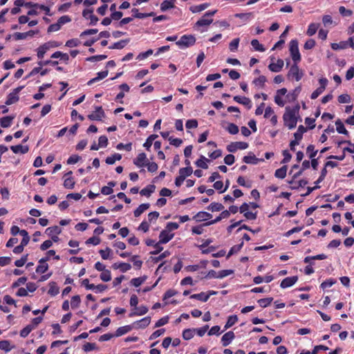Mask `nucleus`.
Listing matches in <instances>:
<instances>
[{
    "label": "nucleus",
    "mask_w": 354,
    "mask_h": 354,
    "mask_svg": "<svg viewBox=\"0 0 354 354\" xmlns=\"http://www.w3.org/2000/svg\"><path fill=\"white\" fill-rule=\"evenodd\" d=\"M299 106L297 104L293 108L290 106L286 107L285 113L283 115L284 125L288 127L289 129H292L296 127L298 118Z\"/></svg>",
    "instance_id": "obj_1"
},
{
    "label": "nucleus",
    "mask_w": 354,
    "mask_h": 354,
    "mask_svg": "<svg viewBox=\"0 0 354 354\" xmlns=\"http://www.w3.org/2000/svg\"><path fill=\"white\" fill-rule=\"evenodd\" d=\"M178 228V224L177 223H169L165 229L161 231L159 235V243L165 244L168 243L174 235V234H170V232Z\"/></svg>",
    "instance_id": "obj_2"
},
{
    "label": "nucleus",
    "mask_w": 354,
    "mask_h": 354,
    "mask_svg": "<svg viewBox=\"0 0 354 354\" xmlns=\"http://www.w3.org/2000/svg\"><path fill=\"white\" fill-rule=\"evenodd\" d=\"M216 10L206 12L203 16L195 23L194 28L198 30L200 27L209 26L213 22V19L212 17L216 13Z\"/></svg>",
    "instance_id": "obj_3"
},
{
    "label": "nucleus",
    "mask_w": 354,
    "mask_h": 354,
    "mask_svg": "<svg viewBox=\"0 0 354 354\" xmlns=\"http://www.w3.org/2000/svg\"><path fill=\"white\" fill-rule=\"evenodd\" d=\"M304 76V72L299 69L298 66V63H294L290 68L287 77L290 80H295L297 82H299L301 80Z\"/></svg>",
    "instance_id": "obj_4"
},
{
    "label": "nucleus",
    "mask_w": 354,
    "mask_h": 354,
    "mask_svg": "<svg viewBox=\"0 0 354 354\" xmlns=\"http://www.w3.org/2000/svg\"><path fill=\"white\" fill-rule=\"evenodd\" d=\"M298 45L297 39H292L289 44V50L294 63H299L301 59Z\"/></svg>",
    "instance_id": "obj_5"
},
{
    "label": "nucleus",
    "mask_w": 354,
    "mask_h": 354,
    "mask_svg": "<svg viewBox=\"0 0 354 354\" xmlns=\"http://www.w3.org/2000/svg\"><path fill=\"white\" fill-rule=\"evenodd\" d=\"M196 43V38L192 35H184L176 41V45L180 48H186L192 46Z\"/></svg>",
    "instance_id": "obj_6"
},
{
    "label": "nucleus",
    "mask_w": 354,
    "mask_h": 354,
    "mask_svg": "<svg viewBox=\"0 0 354 354\" xmlns=\"http://www.w3.org/2000/svg\"><path fill=\"white\" fill-rule=\"evenodd\" d=\"M24 86H18L17 88H15L11 93H10L8 96L6 101V105H11L12 104H15L19 100V93L24 88Z\"/></svg>",
    "instance_id": "obj_7"
},
{
    "label": "nucleus",
    "mask_w": 354,
    "mask_h": 354,
    "mask_svg": "<svg viewBox=\"0 0 354 354\" xmlns=\"http://www.w3.org/2000/svg\"><path fill=\"white\" fill-rule=\"evenodd\" d=\"M248 203H244L240 207V212L244 214V216L248 220H254L257 218V212H253L248 206Z\"/></svg>",
    "instance_id": "obj_8"
},
{
    "label": "nucleus",
    "mask_w": 354,
    "mask_h": 354,
    "mask_svg": "<svg viewBox=\"0 0 354 354\" xmlns=\"http://www.w3.org/2000/svg\"><path fill=\"white\" fill-rule=\"evenodd\" d=\"M248 146V144L245 142H232L227 145L226 149L227 151L234 153L238 149H245Z\"/></svg>",
    "instance_id": "obj_9"
},
{
    "label": "nucleus",
    "mask_w": 354,
    "mask_h": 354,
    "mask_svg": "<svg viewBox=\"0 0 354 354\" xmlns=\"http://www.w3.org/2000/svg\"><path fill=\"white\" fill-rule=\"evenodd\" d=\"M105 117V113L102 106H95V111L88 115L91 120L100 121Z\"/></svg>",
    "instance_id": "obj_10"
},
{
    "label": "nucleus",
    "mask_w": 354,
    "mask_h": 354,
    "mask_svg": "<svg viewBox=\"0 0 354 354\" xmlns=\"http://www.w3.org/2000/svg\"><path fill=\"white\" fill-rule=\"evenodd\" d=\"M149 160L147 158V155L145 153L142 152L140 153L138 156L133 159V164L138 167H145L146 164L148 162Z\"/></svg>",
    "instance_id": "obj_11"
},
{
    "label": "nucleus",
    "mask_w": 354,
    "mask_h": 354,
    "mask_svg": "<svg viewBox=\"0 0 354 354\" xmlns=\"http://www.w3.org/2000/svg\"><path fill=\"white\" fill-rule=\"evenodd\" d=\"M82 16L86 19H90V25H95L98 21V18L93 15V9H85L82 12Z\"/></svg>",
    "instance_id": "obj_12"
},
{
    "label": "nucleus",
    "mask_w": 354,
    "mask_h": 354,
    "mask_svg": "<svg viewBox=\"0 0 354 354\" xmlns=\"http://www.w3.org/2000/svg\"><path fill=\"white\" fill-rule=\"evenodd\" d=\"M73 174L72 171H69L66 174H64V187L66 189H71L74 187L75 180L71 176Z\"/></svg>",
    "instance_id": "obj_13"
},
{
    "label": "nucleus",
    "mask_w": 354,
    "mask_h": 354,
    "mask_svg": "<svg viewBox=\"0 0 354 354\" xmlns=\"http://www.w3.org/2000/svg\"><path fill=\"white\" fill-rule=\"evenodd\" d=\"M284 65V62L282 59H278L277 62H270L268 65V68L270 71L274 73H279L281 71Z\"/></svg>",
    "instance_id": "obj_14"
},
{
    "label": "nucleus",
    "mask_w": 354,
    "mask_h": 354,
    "mask_svg": "<svg viewBox=\"0 0 354 354\" xmlns=\"http://www.w3.org/2000/svg\"><path fill=\"white\" fill-rule=\"evenodd\" d=\"M233 99L236 102L245 106L248 109L252 108V101L247 97L236 95Z\"/></svg>",
    "instance_id": "obj_15"
},
{
    "label": "nucleus",
    "mask_w": 354,
    "mask_h": 354,
    "mask_svg": "<svg viewBox=\"0 0 354 354\" xmlns=\"http://www.w3.org/2000/svg\"><path fill=\"white\" fill-rule=\"evenodd\" d=\"M298 280L297 276H293L291 277H286L282 280L280 286L282 288H286L293 286Z\"/></svg>",
    "instance_id": "obj_16"
},
{
    "label": "nucleus",
    "mask_w": 354,
    "mask_h": 354,
    "mask_svg": "<svg viewBox=\"0 0 354 354\" xmlns=\"http://www.w3.org/2000/svg\"><path fill=\"white\" fill-rule=\"evenodd\" d=\"M151 322V317H146L140 321L135 322L132 325L135 328H145L149 325Z\"/></svg>",
    "instance_id": "obj_17"
},
{
    "label": "nucleus",
    "mask_w": 354,
    "mask_h": 354,
    "mask_svg": "<svg viewBox=\"0 0 354 354\" xmlns=\"http://www.w3.org/2000/svg\"><path fill=\"white\" fill-rule=\"evenodd\" d=\"M263 159L257 158L254 153L250 152L248 156L243 158V161L246 164L257 165L259 161H263Z\"/></svg>",
    "instance_id": "obj_18"
},
{
    "label": "nucleus",
    "mask_w": 354,
    "mask_h": 354,
    "mask_svg": "<svg viewBox=\"0 0 354 354\" xmlns=\"http://www.w3.org/2000/svg\"><path fill=\"white\" fill-rule=\"evenodd\" d=\"M234 337L235 335L232 331H229L225 333L221 338L223 346H228L231 343V342L234 339Z\"/></svg>",
    "instance_id": "obj_19"
},
{
    "label": "nucleus",
    "mask_w": 354,
    "mask_h": 354,
    "mask_svg": "<svg viewBox=\"0 0 354 354\" xmlns=\"http://www.w3.org/2000/svg\"><path fill=\"white\" fill-rule=\"evenodd\" d=\"M212 218V214L206 212H200L194 216L195 221H208Z\"/></svg>",
    "instance_id": "obj_20"
},
{
    "label": "nucleus",
    "mask_w": 354,
    "mask_h": 354,
    "mask_svg": "<svg viewBox=\"0 0 354 354\" xmlns=\"http://www.w3.org/2000/svg\"><path fill=\"white\" fill-rule=\"evenodd\" d=\"M10 149L12 150V151L14 153H20L22 154H25L28 152L29 147L27 145H18L11 146Z\"/></svg>",
    "instance_id": "obj_21"
},
{
    "label": "nucleus",
    "mask_w": 354,
    "mask_h": 354,
    "mask_svg": "<svg viewBox=\"0 0 354 354\" xmlns=\"http://www.w3.org/2000/svg\"><path fill=\"white\" fill-rule=\"evenodd\" d=\"M35 33V31L31 30L26 32H15L13 37L15 40H21L26 39L28 36L32 37Z\"/></svg>",
    "instance_id": "obj_22"
},
{
    "label": "nucleus",
    "mask_w": 354,
    "mask_h": 354,
    "mask_svg": "<svg viewBox=\"0 0 354 354\" xmlns=\"http://www.w3.org/2000/svg\"><path fill=\"white\" fill-rule=\"evenodd\" d=\"M108 73H109V71L108 70H105L104 71H101V72L97 73V77L91 79L87 82V84L90 86V85L95 83L96 82L105 78L108 75Z\"/></svg>",
    "instance_id": "obj_23"
},
{
    "label": "nucleus",
    "mask_w": 354,
    "mask_h": 354,
    "mask_svg": "<svg viewBox=\"0 0 354 354\" xmlns=\"http://www.w3.org/2000/svg\"><path fill=\"white\" fill-rule=\"evenodd\" d=\"M133 328V325H127V326L120 327L116 330L115 333L114 334L115 337L122 336V335L127 333L128 332L131 331Z\"/></svg>",
    "instance_id": "obj_24"
},
{
    "label": "nucleus",
    "mask_w": 354,
    "mask_h": 354,
    "mask_svg": "<svg viewBox=\"0 0 354 354\" xmlns=\"http://www.w3.org/2000/svg\"><path fill=\"white\" fill-rule=\"evenodd\" d=\"M15 118L14 116L8 115L0 118V125L3 128L10 127L12 124V122Z\"/></svg>",
    "instance_id": "obj_25"
},
{
    "label": "nucleus",
    "mask_w": 354,
    "mask_h": 354,
    "mask_svg": "<svg viewBox=\"0 0 354 354\" xmlns=\"http://www.w3.org/2000/svg\"><path fill=\"white\" fill-rule=\"evenodd\" d=\"M112 268L115 270L120 269L122 272H125L131 269V266L127 263H115L113 264Z\"/></svg>",
    "instance_id": "obj_26"
},
{
    "label": "nucleus",
    "mask_w": 354,
    "mask_h": 354,
    "mask_svg": "<svg viewBox=\"0 0 354 354\" xmlns=\"http://www.w3.org/2000/svg\"><path fill=\"white\" fill-rule=\"evenodd\" d=\"M129 39H122L119 41L115 42L113 45L109 47V49H122L129 42Z\"/></svg>",
    "instance_id": "obj_27"
},
{
    "label": "nucleus",
    "mask_w": 354,
    "mask_h": 354,
    "mask_svg": "<svg viewBox=\"0 0 354 354\" xmlns=\"http://www.w3.org/2000/svg\"><path fill=\"white\" fill-rule=\"evenodd\" d=\"M176 0H165L160 4V10L165 12L174 7V2Z\"/></svg>",
    "instance_id": "obj_28"
},
{
    "label": "nucleus",
    "mask_w": 354,
    "mask_h": 354,
    "mask_svg": "<svg viewBox=\"0 0 354 354\" xmlns=\"http://www.w3.org/2000/svg\"><path fill=\"white\" fill-rule=\"evenodd\" d=\"M287 169L288 167L286 165H283L281 168L277 169L275 171L274 176L280 179H283L286 176Z\"/></svg>",
    "instance_id": "obj_29"
},
{
    "label": "nucleus",
    "mask_w": 354,
    "mask_h": 354,
    "mask_svg": "<svg viewBox=\"0 0 354 354\" xmlns=\"http://www.w3.org/2000/svg\"><path fill=\"white\" fill-rule=\"evenodd\" d=\"M158 137L157 134H151L150 135L146 140L145 142L143 144V147L147 150L149 151L150 148L153 144V142Z\"/></svg>",
    "instance_id": "obj_30"
},
{
    "label": "nucleus",
    "mask_w": 354,
    "mask_h": 354,
    "mask_svg": "<svg viewBox=\"0 0 354 354\" xmlns=\"http://www.w3.org/2000/svg\"><path fill=\"white\" fill-rule=\"evenodd\" d=\"M155 189H156L155 185H149L140 191V194L142 196H145L147 197H149L151 196V194L155 191Z\"/></svg>",
    "instance_id": "obj_31"
},
{
    "label": "nucleus",
    "mask_w": 354,
    "mask_h": 354,
    "mask_svg": "<svg viewBox=\"0 0 354 354\" xmlns=\"http://www.w3.org/2000/svg\"><path fill=\"white\" fill-rule=\"evenodd\" d=\"M150 205L149 203H142L138 206V207L134 211V216L136 217H138L140 216L145 211L149 208Z\"/></svg>",
    "instance_id": "obj_32"
},
{
    "label": "nucleus",
    "mask_w": 354,
    "mask_h": 354,
    "mask_svg": "<svg viewBox=\"0 0 354 354\" xmlns=\"http://www.w3.org/2000/svg\"><path fill=\"white\" fill-rule=\"evenodd\" d=\"M336 130L339 133L348 135V131L346 129L343 122L341 120L338 119L335 122Z\"/></svg>",
    "instance_id": "obj_33"
},
{
    "label": "nucleus",
    "mask_w": 354,
    "mask_h": 354,
    "mask_svg": "<svg viewBox=\"0 0 354 354\" xmlns=\"http://www.w3.org/2000/svg\"><path fill=\"white\" fill-rule=\"evenodd\" d=\"M48 48L47 47V46L45 44V43L41 46H39L37 48V56L39 59H41L44 58V55L46 54V53L48 50Z\"/></svg>",
    "instance_id": "obj_34"
},
{
    "label": "nucleus",
    "mask_w": 354,
    "mask_h": 354,
    "mask_svg": "<svg viewBox=\"0 0 354 354\" xmlns=\"http://www.w3.org/2000/svg\"><path fill=\"white\" fill-rule=\"evenodd\" d=\"M209 6H210V4L209 3H201L200 5L192 6L190 8V10L193 13L200 12L205 10L206 8H207Z\"/></svg>",
    "instance_id": "obj_35"
},
{
    "label": "nucleus",
    "mask_w": 354,
    "mask_h": 354,
    "mask_svg": "<svg viewBox=\"0 0 354 354\" xmlns=\"http://www.w3.org/2000/svg\"><path fill=\"white\" fill-rule=\"evenodd\" d=\"M307 131V128L303 125L298 127L297 131L294 133L295 139L300 141L303 138V134Z\"/></svg>",
    "instance_id": "obj_36"
},
{
    "label": "nucleus",
    "mask_w": 354,
    "mask_h": 354,
    "mask_svg": "<svg viewBox=\"0 0 354 354\" xmlns=\"http://www.w3.org/2000/svg\"><path fill=\"white\" fill-rule=\"evenodd\" d=\"M209 160L206 158L204 156H201V158L198 159L195 163L197 167L206 169L208 168V165L207 164V162Z\"/></svg>",
    "instance_id": "obj_37"
},
{
    "label": "nucleus",
    "mask_w": 354,
    "mask_h": 354,
    "mask_svg": "<svg viewBox=\"0 0 354 354\" xmlns=\"http://www.w3.org/2000/svg\"><path fill=\"white\" fill-rule=\"evenodd\" d=\"M212 223H203V224L201 225L194 226L192 228V232L194 234H201L203 232V227L205 226H208Z\"/></svg>",
    "instance_id": "obj_38"
},
{
    "label": "nucleus",
    "mask_w": 354,
    "mask_h": 354,
    "mask_svg": "<svg viewBox=\"0 0 354 354\" xmlns=\"http://www.w3.org/2000/svg\"><path fill=\"white\" fill-rule=\"evenodd\" d=\"M192 172L193 169L192 167H183L179 169V175L185 179L186 177L189 176Z\"/></svg>",
    "instance_id": "obj_39"
},
{
    "label": "nucleus",
    "mask_w": 354,
    "mask_h": 354,
    "mask_svg": "<svg viewBox=\"0 0 354 354\" xmlns=\"http://www.w3.org/2000/svg\"><path fill=\"white\" fill-rule=\"evenodd\" d=\"M331 48L334 50L345 49L348 48V44L346 41H342L339 43H332L330 44Z\"/></svg>",
    "instance_id": "obj_40"
},
{
    "label": "nucleus",
    "mask_w": 354,
    "mask_h": 354,
    "mask_svg": "<svg viewBox=\"0 0 354 354\" xmlns=\"http://www.w3.org/2000/svg\"><path fill=\"white\" fill-rule=\"evenodd\" d=\"M50 289L48 290V293L51 296H55L59 293V288L57 286V284L54 281H51L49 283Z\"/></svg>",
    "instance_id": "obj_41"
},
{
    "label": "nucleus",
    "mask_w": 354,
    "mask_h": 354,
    "mask_svg": "<svg viewBox=\"0 0 354 354\" xmlns=\"http://www.w3.org/2000/svg\"><path fill=\"white\" fill-rule=\"evenodd\" d=\"M318 28H319V24H315V23L310 24L308 27L307 31H306L307 35H308V36L314 35L316 33V32L317 31Z\"/></svg>",
    "instance_id": "obj_42"
},
{
    "label": "nucleus",
    "mask_w": 354,
    "mask_h": 354,
    "mask_svg": "<svg viewBox=\"0 0 354 354\" xmlns=\"http://www.w3.org/2000/svg\"><path fill=\"white\" fill-rule=\"evenodd\" d=\"M207 209L212 212H219L224 209V206L220 203H212Z\"/></svg>",
    "instance_id": "obj_43"
},
{
    "label": "nucleus",
    "mask_w": 354,
    "mask_h": 354,
    "mask_svg": "<svg viewBox=\"0 0 354 354\" xmlns=\"http://www.w3.org/2000/svg\"><path fill=\"white\" fill-rule=\"evenodd\" d=\"M251 45L253 47V48L257 51L264 52L266 50L263 46L259 43L258 39H252L251 41Z\"/></svg>",
    "instance_id": "obj_44"
},
{
    "label": "nucleus",
    "mask_w": 354,
    "mask_h": 354,
    "mask_svg": "<svg viewBox=\"0 0 354 354\" xmlns=\"http://www.w3.org/2000/svg\"><path fill=\"white\" fill-rule=\"evenodd\" d=\"M147 278V277L145 275H144L143 277H141L133 278L131 280L130 283L133 286L138 287L145 281Z\"/></svg>",
    "instance_id": "obj_45"
},
{
    "label": "nucleus",
    "mask_w": 354,
    "mask_h": 354,
    "mask_svg": "<svg viewBox=\"0 0 354 354\" xmlns=\"http://www.w3.org/2000/svg\"><path fill=\"white\" fill-rule=\"evenodd\" d=\"M191 299H196L202 301H207L209 299V295H206L205 292H201L198 294H194L190 296Z\"/></svg>",
    "instance_id": "obj_46"
},
{
    "label": "nucleus",
    "mask_w": 354,
    "mask_h": 354,
    "mask_svg": "<svg viewBox=\"0 0 354 354\" xmlns=\"http://www.w3.org/2000/svg\"><path fill=\"white\" fill-rule=\"evenodd\" d=\"M267 79L264 75H260L259 77L255 78L253 80V84L256 86H259L260 87H263L265 86V83L266 82Z\"/></svg>",
    "instance_id": "obj_47"
},
{
    "label": "nucleus",
    "mask_w": 354,
    "mask_h": 354,
    "mask_svg": "<svg viewBox=\"0 0 354 354\" xmlns=\"http://www.w3.org/2000/svg\"><path fill=\"white\" fill-rule=\"evenodd\" d=\"M195 332H196L195 329L187 328V329L184 330V331L183 332V339L185 340H189V339H192L193 337Z\"/></svg>",
    "instance_id": "obj_48"
},
{
    "label": "nucleus",
    "mask_w": 354,
    "mask_h": 354,
    "mask_svg": "<svg viewBox=\"0 0 354 354\" xmlns=\"http://www.w3.org/2000/svg\"><path fill=\"white\" fill-rule=\"evenodd\" d=\"M238 321V317L236 315H231L228 317L227 321L225 325V330L232 326L236 322Z\"/></svg>",
    "instance_id": "obj_49"
},
{
    "label": "nucleus",
    "mask_w": 354,
    "mask_h": 354,
    "mask_svg": "<svg viewBox=\"0 0 354 354\" xmlns=\"http://www.w3.org/2000/svg\"><path fill=\"white\" fill-rule=\"evenodd\" d=\"M62 232V229L60 227L55 225L53 227H50L46 229V232L49 236H51L53 234H59Z\"/></svg>",
    "instance_id": "obj_50"
},
{
    "label": "nucleus",
    "mask_w": 354,
    "mask_h": 354,
    "mask_svg": "<svg viewBox=\"0 0 354 354\" xmlns=\"http://www.w3.org/2000/svg\"><path fill=\"white\" fill-rule=\"evenodd\" d=\"M35 328V326L32 325H27L25 328H24L20 331V336L22 337H26L28 335V334Z\"/></svg>",
    "instance_id": "obj_51"
},
{
    "label": "nucleus",
    "mask_w": 354,
    "mask_h": 354,
    "mask_svg": "<svg viewBox=\"0 0 354 354\" xmlns=\"http://www.w3.org/2000/svg\"><path fill=\"white\" fill-rule=\"evenodd\" d=\"M243 245V242L241 243L239 245H234L233 247H232L227 255V259H229L232 255L238 252L241 249Z\"/></svg>",
    "instance_id": "obj_52"
},
{
    "label": "nucleus",
    "mask_w": 354,
    "mask_h": 354,
    "mask_svg": "<svg viewBox=\"0 0 354 354\" xmlns=\"http://www.w3.org/2000/svg\"><path fill=\"white\" fill-rule=\"evenodd\" d=\"M13 347L10 346V343L8 340H1L0 341V349L5 351L6 352H9Z\"/></svg>",
    "instance_id": "obj_53"
},
{
    "label": "nucleus",
    "mask_w": 354,
    "mask_h": 354,
    "mask_svg": "<svg viewBox=\"0 0 354 354\" xmlns=\"http://www.w3.org/2000/svg\"><path fill=\"white\" fill-rule=\"evenodd\" d=\"M107 56L105 55H98L88 57L86 59L88 62H100L106 59Z\"/></svg>",
    "instance_id": "obj_54"
},
{
    "label": "nucleus",
    "mask_w": 354,
    "mask_h": 354,
    "mask_svg": "<svg viewBox=\"0 0 354 354\" xmlns=\"http://www.w3.org/2000/svg\"><path fill=\"white\" fill-rule=\"evenodd\" d=\"M273 301L272 297H268L264 299H260L258 300V303L262 308H266L269 306L271 302Z\"/></svg>",
    "instance_id": "obj_55"
},
{
    "label": "nucleus",
    "mask_w": 354,
    "mask_h": 354,
    "mask_svg": "<svg viewBox=\"0 0 354 354\" xmlns=\"http://www.w3.org/2000/svg\"><path fill=\"white\" fill-rule=\"evenodd\" d=\"M21 235L23 236V239L21 241L20 245L24 248L28 243L30 241V236H28V234L26 230H23L21 232Z\"/></svg>",
    "instance_id": "obj_56"
},
{
    "label": "nucleus",
    "mask_w": 354,
    "mask_h": 354,
    "mask_svg": "<svg viewBox=\"0 0 354 354\" xmlns=\"http://www.w3.org/2000/svg\"><path fill=\"white\" fill-rule=\"evenodd\" d=\"M227 131L232 135H235L239 133V127L234 123H230L227 127Z\"/></svg>",
    "instance_id": "obj_57"
},
{
    "label": "nucleus",
    "mask_w": 354,
    "mask_h": 354,
    "mask_svg": "<svg viewBox=\"0 0 354 354\" xmlns=\"http://www.w3.org/2000/svg\"><path fill=\"white\" fill-rule=\"evenodd\" d=\"M80 43L81 42L78 39L74 38V39L68 40L66 42L65 46L67 47H69V48H73V47L78 46L80 44Z\"/></svg>",
    "instance_id": "obj_58"
},
{
    "label": "nucleus",
    "mask_w": 354,
    "mask_h": 354,
    "mask_svg": "<svg viewBox=\"0 0 354 354\" xmlns=\"http://www.w3.org/2000/svg\"><path fill=\"white\" fill-rule=\"evenodd\" d=\"M239 41H240L239 38H235L230 43L229 48H230V51L234 52L237 50V48L239 47Z\"/></svg>",
    "instance_id": "obj_59"
},
{
    "label": "nucleus",
    "mask_w": 354,
    "mask_h": 354,
    "mask_svg": "<svg viewBox=\"0 0 354 354\" xmlns=\"http://www.w3.org/2000/svg\"><path fill=\"white\" fill-rule=\"evenodd\" d=\"M306 152L308 154L310 158H313L317 153V151L315 150V146L310 145L307 147Z\"/></svg>",
    "instance_id": "obj_60"
},
{
    "label": "nucleus",
    "mask_w": 354,
    "mask_h": 354,
    "mask_svg": "<svg viewBox=\"0 0 354 354\" xmlns=\"http://www.w3.org/2000/svg\"><path fill=\"white\" fill-rule=\"evenodd\" d=\"M153 50L149 49L145 52L140 53L136 57L138 60H143L153 54Z\"/></svg>",
    "instance_id": "obj_61"
},
{
    "label": "nucleus",
    "mask_w": 354,
    "mask_h": 354,
    "mask_svg": "<svg viewBox=\"0 0 354 354\" xmlns=\"http://www.w3.org/2000/svg\"><path fill=\"white\" fill-rule=\"evenodd\" d=\"M100 279L103 281H109L111 279V272L109 270H105L100 274Z\"/></svg>",
    "instance_id": "obj_62"
},
{
    "label": "nucleus",
    "mask_w": 354,
    "mask_h": 354,
    "mask_svg": "<svg viewBox=\"0 0 354 354\" xmlns=\"http://www.w3.org/2000/svg\"><path fill=\"white\" fill-rule=\"evenodd\" d=\"M81 302V299L79 295H75L71 299V305L72 308H76L79 306Z\"/></svg>",
    "instance_id": "obj_63"
},
{
    "label": "nucleus",
    "mask_w": 354,
    "mask_h": 354,
    "mask_svg": "<svg viewBox=\"0 0 354 354\" xmlns=\"http://www.w3.org/2000/svg\"><path fill=\"white\" fill-rule=\"evenodd\" d=\"M315 41L313 39H309L305 42L304 48L306 50H310L313 49L315 46Z\"/></svg>",
    "instance_id": "obj_64"
}]
</instances>
